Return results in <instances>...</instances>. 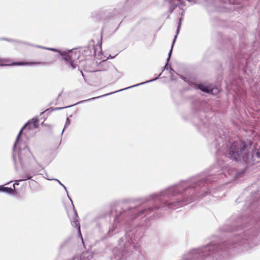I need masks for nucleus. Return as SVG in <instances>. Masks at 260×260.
Listing matches in <instances>:
<instances>
[{
	"instance_id": "obj_1",
	"label": "nucleus",
	"mask_w": 260,
	"mask_h": 260,
	"mask_svg": "<svg viewBox=\"0 0 260 260\" xmlns=\"http://www.w3.org/2000/svg\"><path fill=\"white\" fill-rule=\"evenodd\" d=\"M212 175L203 174L151 194L145 199L144 202L158 201L160 203L159 206L154 208L136 206L123 209L122 212L119 211L120 216H116L115 221L118 222L123 218L126 221L128 219L132 220L139 216L153 215L159 208L164 210H175L187 205L200 196V190L207 193V191H205V189H201V188L211 181L210 177Z\"/></svg>"
},
{
	"instance_id": "obj_2",
	"label": "nucleus",
	"mask_w": 260,
	"mask_h": 260,
	"mask_svg": "<svg viewBox=\"0 0 260 260\" xmlns=\"http://www.w3.org/2000/svg\"><path fill=\"white\" fill-rule=\"evenodd\" d=\"M143 229L141 226H132L126 230L124 237H121L119 241L118 246L114 248L113 252L115 255L119 251L123 256L127 253L137 250L140 246L139 241L142 236Z\"/></svg>"
},
{
	"instance_id": "obj_3",
	"label": "nucleus",
	"mask_w": 260,
	"mask_h": 260,
	"mask_svg": "<svg viewBox=\"0 0 260 260\" xmlns=\"http://www.w3.org/2000/svg\"><path fill=\"white\" fill-rule=\"evenodd\" d=\"M39 120L37 118H34L28 121L22 127L20 131L13 148V159L15 165L17 167V157L18 158L20 165L23 167L25 161L31 155V152L25 143H20V137L22 131L27 127L28 129L36 128L38 127V122Z\"/></svg>"
},
{
	"instance_id": "obj_4",
	"label": "nucleus",
	"mask_w": 260,
	"mask_h": 260,
	"mask_svg": "<svg viewBox=\"0 0 260 260\" xmlns=\"http://www.w3.org/2000/svg\"><path fill=\"white\" fill-rule=\"evenodd\" d=\"M247 146L245 143L241 141H235L229 149L228 157L235 160L248 161Z\"/></svg>"
},
{
	"instance_id": "obj_5",
	"label": "nucleus",
	"mask_w": 260,
	"mask_h": 260,
	"mask_svg": "<svg viewBox=\"0 0 260 260\" xmlns=\"http://www.w3.org/2000/svg\"><path fill=\"white\" fill-rule=\"evenodd\" d=\"M37 47L42 48L52 51L58 52L60 56L62 57L67 64L72 70L75 69L77 65V59L79 56V53L75 51L74 50H68L61 51L55 48L45 47L41 46H36Z\"/></svg>"
},
{
	"instance_id": "obj_6",
	"label": "nucleus",
	"mask_w": 260,
	"mask_h": 260,
	"mask_svg": "<svg viewBox=\"0 0 260 260\" xmlns=\"http://www.w3.org/2000/svg\"><path fill=\"white\" fill-rule=\"evenodd\" d=\"M260 244V234L257 236L249 235L242 238L239 244L244 251H250L255 246Z\"/></svg>"
},
{
	"instance_id": "obj_7",
	"label": "nucleus",
	"mask_w": 260,
	"mask_h": 260,
	"mask_svg": "<svg viewBox=\"0 0 260 260\" xmlns=\"http://www.w3.org/2000/svg\"><path fill=\"white\" fill-rule=\"evenodd\" d=\"M181 260H206V245L190 250Z\"/></svg>"
},
{
	"instance_id": "obj_8",
	"label": "nucleus",
	"mask_w": 260,
	"mask_h": 260,
	"mask_svg": "<svg viewBox=\"0 0 260 260\" xmlns=\"http://www.w3.org/2000/svg\"><path fill=\"white\" fill-rule=\"evenodd\" d=\"M100 68H101L99 70L100 71L107 72L108 75L116 79L120 78L122 76V74L110 62L103 61L101 63Z\"/></svg>"
},
{
	"instance_id": "obj_9",
	"label": "nucleus",
	"mask_w": 260,
	"mask_h": 260,
	"mask_svg": "<svg viewBox=\"0 0 260 260\" xmlns=\"http://www.w3.org/2000/svg\"><path fill=\"white\" fill-rule=\"evenodd\" d=\"M197 87L201 91L211 94H216L219 91V89L217 87L212 88L211 86H207L203 84H197Z\"/></svg>"
},
{
	"instance_id": "obj_10",
	"label": "nucleus",
	"mask_w": 260,
	"mask_h": 260,
	"mask_svg": "<svg viewBox=\"0 0 260 260\" xmlns=\"http://www.w3.org/2000/svg\"><path fill=\"white\" fill-rule=\"evenodd\" d=\"M44 62H15L12 63L13 65H34V64H44Z\"/></svg>"
},
{
	"instance_id": "obj_11",
	"label": "nucleus",
	"mask_w": 260,
	"mask_h": 260,
	"mask_svg": "<svg viewBox=\"0 0 260 260\" xmlns=\"http://www.w3.org/2000/svg\"><path fill=\"white\" fill-rule=\"evenodd\" d=\"M161 75V73L157 76L154 79H151V80H149L148 81H146L145 82H142L141 83H139V84H136V85H133V86H131L130 87H126V88H125L124 89H120L119 90H118V91H122V90H125V89H128V88H133V87H136V86H138L140 85H143V84H146V83H150V82H152L154 81H155L156 80H157L158 77L159 76H160V75Z\"/></svg>"
},
{
	"instance_id": "obj_12",
	"label": "nucleus",
	"mask_w": 260,
	"mask_h": 260,
	"mask_svg": "<svg viewBox=\"0 0 260 260\" xmlns=\"http://www.w3.org/2000/svg\"><path fill=\"white\" fill-rule=\"evenodd\" d=\"M74 216L73 217L72 219H71V223L72 226L75 228L77 226H80V224L78 219V216L77 215V213L75 210H74Z\"/></svg>"
},
{
	"instance_id": "obj_13",
	"label": "nucleus",
	"mask_w": 260,
	"mask_h": 260,
	"mask_svg": "<svg viewBox=\"0 0 260 260\" xmlns=\"http://www.w3.org/2000/svg\"><path fill=\"white\" fill-rule=\"evenodd\" d=\"M92 258L91 253L89 251L83 252L80 256V260H91Z\"/></svg>"
},
{
	"instance_id": "obj_14",
	"label": "nucleus",
	"mask_w": 260,
	"mask_h": 260,
	"mask_svg": "<svg viewBox=\"0 0 260 260\" xmlns=\"http://www.w3.org/2000/svg\"><path fill=\"white\" fill-rule=\"evenodd\" d=\"M117 91H115V92H111V93L105 94L101 95V96H97V97H94V98H90L89 99H87V100H83V101H81L80 102H79L76 104H81V103H85L86 102L90 101H91V100H95L96 99L100 98L103 97V96H107V95H110V94H113L114 93H115Z\"/></svg>"
},
{
	"instance_id": "obj_15",
	"label": "nucleus",
	"mask_w": 260,
	"mask_h": 260,
	"mask_svg": "<svg viewBox=\"0 0 260 260\" xmlns=\"http://www.w3.org/2000/svg\"><path fill=\"white\" fill-rule=\"evenodd\" d=\"M20 177L21 179L17 180V181L21 182L30 179L32 178V175L30 174H26L25 175H21Z\"/></svg>"
},
{
	"instance_id": "obj_16",
	"label": "nucleus",
	"mask_w": 260,
	"mask_h": 260,
	"mask_svg": "<svg viewBox=\"0 0 260 260\" xmlns=\"http://www.w3.org/2000/svg\"><path fill=\"white\" fill-rule=\"evenodd\" d=\"M2 191L3 192H7L8 194H12V193H13L14 192V190L12 188H9V187H4L3 186Z\"/></svg>"
},
{
	"instance_id": "obj_17",
	"label": "nucleus",
	"mask_w": 260,
	"mask_h": 260,
	"mask_svg": "<svg viewBox=\"0 0 260 260\" xmlns=\"http://www.w3.org/2000/svg\"><path fill=\"white\" fill-rule=\"evenodd\" d=\"M177 38V35H175V37H174V40H173V43H172V47H171V49L168 54V57L167 58V61H168V62H169V60H170V57H171V54H172V49H173V46H174V44L175 43V40Z\"/></svg>"
},
{
	"instance_id": "obj_18",
	"label": "nucleus",
	"mask_w": 260,
	"mask_h": 260,
	"mask_svg": "<svg viewBox=\"0 0 260 260\" xmlns=\"http://www.w3.org/2000/svg\"><path fill=\"white\" fill-rule=\"evenodd\" d=\"M113 252L116 260H123L122 259V257H123L124 256H123L121 253H119V251L117 252V255H115L113 251Z\"/></svg>"
},
{
	"instance_id": "obj_19",
	"label": "nucleus",
	"mask_w": 260,
	"mask_h": 260,
	"mask_svg": "<svg viewBox=\"0 0 260 260\" xmlns=\"http://www.w3.org/2000/svg\"><path fill=\"white\" fill-rule=\"evenodd\" d=\"M169 70H170L171 80H175V79L174 77V75H173L174 70L171 67H169Z\"/></svg>"
},
{
	"instance_id": "obj_20",
	"label": "nucleus",
	"mask_w": 260,
	"mask_h": 260,
	"mask_svg": "<svg viewBox=\"0 0 260 260\" xmlns=\"http://www.w3.org/2000/svg\"><path fill=\"white\" fill-rule=\"evenodd\" d=\"M70 124V120L69 119V118L68 117H67V119H66V121L65 125H64V128H63V129L62 131V134L63 133L64 129L66 128Z\"/></svg>"
},
{
	"instance_id": "obj_21",
	"label": "nucleus",
	"mask_w": 260,
	"mask_h": 260,
	"mask_svg": "<svg viewBox=\"0 0 260 260\" xmlns=\"http://www.w3.org/2000/svg\"><path fill=\"white\" fill-rule=\"evenodd\" d=\"M181 20H182V18H180L179 20V22H178V26H177V30H176V35L177 36V35L178 34L179 31H180V27H181Z\"/></svg>"
},
{
	"instance_id": "obj_22",
	"label": "nucleus",
	"mask_w": 260,
	"mask_h": 260,
	"mask_svg": "<svg viewBox=\"0 0 260 260\" xmlns=\"http://www.w3.org/2000/svg\"><path fill=\"white\" fill-rule=\"evenodd\" d=\"M55 180L56 181H57L59 183V184L60 185H61V186H62L63 187V188H64V189L66 190V192H67V193L68 197L69 199H70V200L72 202V201L71 199H70V198L69 197V194H68V191H67V188H66V186H65L63 184H62V183H61V182H60L59 180H58V179H55Z\"/></svg>"
},
{
	"instance_id": "obj_23",
	"label": "nucleus",
	"mask_w": 260,
	"mask_h": 260,
	"mask_svg": "<svg viewBox=\"0 0 260 260\" xmlns=\"http://www.w3.org/2000/svg\"><path fill=\"white\" fill-rule=\"evenodd\" d=\"M177 5H171L170 7V8H169V11L170 13H172L173 11H174V9H175V8L177 6Z\"/></svg>"
},
{
	"instance_id": "obj_24",
	"label": "nucleus",
	"mask_w": 260,
	"mask_h": 260,
	"mask_svg": "<svg viewBox=\"0 0 260 260\" xmlns=\"http://www.w3.org/2000/svg\"><path fill=\"white\" fill-rule=\"evenodd\" d=\"M0 40H6V41H9V42H16V43L18 42V41H15V40H11V39H9L5 38H1ZM18 43H20V42H18Z\"/></svg>"
},
{
	"instance_id": "obj_25",
	"label": "nucleus",
	"mask_w": 260,
	"mask_h": 260,
	"mask_svg": "<svg viewBox=\"0 0 260 260\" xmlns=\"http://www.w3.org/2000/svg\"><path fill=\"white\" fill-rule=\"evenodd\" d=\"M76 228H77V229H78V232L79 236L81 238L82 240L83 241V238H82V234H81V230H80V226H77Z\"/></svg>"
},
{
	"instance_id": "obj_26",
	"label": "nucleus",
	"mask_w": 260,
	"mask_h": 260,
	"mask_svg": "<svg viewBox=\"0 0 260 260\" xmlns=\"http://www.w3.org/2000/svg\"><path fill=\"white\" fill-rule=\"evenodd\" d=\"M217 169V167H216V165H215L214 166H213L212 168H211V171H214V170L216 169ZM219 171V168H217V170L216 171H214V172H218Z\"/></svg>"
},
{
	"instance_id": "obj_27",
	"label": "nucleus",
	"mask_w": 260,
	"mask_h": 260,
	"mask_svg": "<svg viewBox=\"0 0 260 260\" xmlns=\"http://www.w3.org/2000/svg\"><path fill=\"white\" fill-rule=\"evenodd\" d=\"M72 105H71L72 106ZM71 107V106H66L65 107H58V108H55L54 109V110H60V109H64V108H68V107Z\"/></svg>"
},
{
	"instance_id": "obj_28",
	"label": "nucleus",
	"mask_w": 260,
	"mask_h": 260,
	"mask_svg": "<svg viewBox=\"0 0 260 260\" xmlns=\"http://www.w3.org/2000/svg\"><path fill=\"white\" fill-rule=\"evenodd\" d=\"M168 63H169V62H168V61H167V63H166V66H165V67H164V70H168V69H169V68H168V67H167V66H168Z\"/></svg>"
},
{
	"instance_id": "obj_29",
	"label": "nucleus",
	"mask_w": 260,
	"mask_h": 260,
	"mask_svg": "<svg viewBox=\"0 0 260 260\" xmlns=\"http://www.w3.org/2000/svg\"><path fill=\"white\" fill-rule=\"evenodd\" d=\"M224 147H222L219 149V151L224 153Z\"/></svg>"
},
{
	"instance_id": "obj_30",
	"label": "nucleus",
	"mask_w": 260,
	"mask_h": 260,
	"mask_svg": "<svg viewBox=\"0 0 260 260\" xmlns=\"http://www.w3.org/2000/svg\"><path fill=\"white\" fill-rule=\"evenodd\" d=\"M3 188V185H0V191H2Z\"/></svg>"
},
{
	"instance_id": "obj_31",
	"label": "nucleus",
	"mask_w": 260,
	"mask_h": 260,
	"mask_svg": "<svg viewBox=\"0 0 260 260\" xmlns=\"http://www.w3.org/2000/svg\"><path fill=\"white\" fill-rule=\"evenodd\" d=\"M113 57H112V56H111V55H110V56L108 57V58H113Z\"/></svg>"
},
{
	"instance_id": "obj_32",
	"label": "nucleus",
	"mask_w": 260,
	"mask_h": 260,
	"mask_svg": "<svg viewBox=\"0 0 260 260\" xmlns=\"http://www.w3.org/2000/svg\"><path fill=\"white\" fill-rule=\"evenodd\" d=\"M201 121H202V122L204 124H205V122L204 121H202V120H201Z\"/></svg>"
},
{
	"instance_id": "obj_33",
	"label": "nucleus",
	"mask_w": 260,
	"mask_h": 260,
	"mask_svg": "<svg viewBox=\"0 0 260 260\" xmlns=\"http://www.w3.org/2000/svg\"><path fill=\"white\" fill-rule=\"evenodd\" d=\"M112 231H113V230H112V229H110V230H109V232H110V233L112 232Z\"/></svg>"
}]
</instances>
